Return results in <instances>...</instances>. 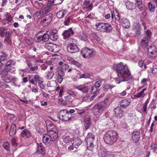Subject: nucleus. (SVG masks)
I'll use <instances>...</instances> for the list:
<instances>
[{"label": "nucleus", "instance_id": "14", "mask_svg": "<svg viewBox=\"0 0 157 157\" xmlns=\"http://www.w3.org/2000/svg\"><path fill=\"white\" fill-rule=\"evenodd\" d=\"M50 39L53 41H55L58 38L57 30L56 29L52 30L50 33Z\"/></svg>", "mask_w": 157, "mask_h": 157}, {"label": "nucleus", "instance_id": "21", "mask_svg": "<svg viewBox=\"0 0 157 157\" xmlns=\"http://www.w3.org/2000/svg\"><path fill=\"white\" fill-rule=\"evenodd\" d=\"M114 112L116 117L117 118H121L123 115V111L119 107H117L114 109Z\"/></svg>", "mask_w": 157, "mask_h": 157}, {"label": "nucleus", "instance_id": "45", "mask_svg": "<svg viewBox=\"0 0 157 157\" xmlns=\"http://www.w3.org/2000/svg\"><path fill=\"white\" fill-rule=\"evenodd\" d=\"M16 64L15 62L13 60L11 59L9 61H8L6 64V66H14Z\"/></svg>", "mask_w": 157, "mask_h": 157}, {"label": "nucleus", "instance_id": "63", "mask_svg": "<svg viewBox=\"0 0 157 157\" xmlns=\"http://www.w3.org/2000/svg\"><path fill=\"white\" fill-rule=\"evenodd\" d=\"M63 141L66 143H67L71 141V139L68 136H66L63 139Z\"/></svg>", "mask_w": 157, "mask_h": 157}, {"label": "nucleus", "instance_id": "16", "mask_svg": "<svg viewBox=\"0 0 157 157\" xmlns=\"http://www.w3.org/2000/svg\"><path fill=\"white\" fill-rule=\"evenodd\" d=\"M84 126L86 129L89 128L91 124L90 118L89 116H86L84 118Z\"/></svg>", "mask_w": 157, "mask_h": 157}, {"label": "nucleus", "instance_id": "8", "mask_svg": "<svg viewBox=\"0 0 157 157\" xmlns=\"http://www.w3.org/2000/svg\"><path fill=\"white\" fill-rule=\"evenodd\" d=\"M41 79L40 76L38 75H28V79L29 82L35 85H36L37 82L39 81L40 82V80Z\"/></svg>", "mask_w": 157, "mask_h": 157}, {"label": "nucleus", "instance_id": "60", "mask_svg": "<svg viewBox=\"0 0 157 157\" xmlns=\"http://www.w3.org/2000/svg\"><path fill=\"white\" fill-rule=\"evenodd\" d=\"M8 85L3 82H0V87L3 88L5 89L8 87Z\"/></svg>", "mask_w": 157, "mask_h": 157}, {"label": "nucleus", "instance_id": "20", "mask_svg": "<svg viewBox=\"0 0 157 157\" xmlns=\"http://www.w3.org/2000/svg\"><path fill=\"white\" fill-rule=\"evenodd\" d=\"M59 51V47L56 44H53L50 41V52L56 53Z\"/></svg>", "mask_w": 157, "mask_h": 157}, {"label": "nucleus", "instance_id": "10", "mask_svg": "<svg viewBox=\"0 0 157 157\" xmlns=\"http://www.w3.org/2000/svg\"><path fill=\"white\" fill-rule=\"evenodd\" d=\"M74 33L71 28H70L67 30H65L62 34L63 39L66 40L69 38L71 35H73Z\"/></svg>", "mask_w": 157, "mask_h": 157}, {"label": "nucleus", "instance_id": "47", "mask_svg": "<svg viewBox=\"0 0 157 157\" xmlns=\"http://www.w3.org/2000/svg\"><path fill=\"white\" fill-rule=\"evenodd\" d=\"M63 0H53L52 3L54 6L61 4Z\"/></svg>", "mask_w": 157, "mask_h": 157}, {"label": "nucleus", "instance_id": "27", "mask_svg": "<svg viewBox=\"0 0 157 157\" xmlns=\"http://www.w3.org/2000/svg\"><path fill=\"white\" fill-rule=\"evenodd\" d=\"M150 39L149 37L148 38L146 37H144L141 40V45L143 48H147L148 45V41Z\"/></svg>", "mask_w": 157, "mask_h": 157}, {"label": "nucleus", "instance_id": "49", "mask_svg": "<svg viewBox=\"0 0 157 157\" xmlns=\"http://www.w3.org/2000/svg\"><path fill=\"white\" fill-rule=\"evenodd\" d=\"M5 67L9 72L13 73L15 71V68L13 67V66H6Z\"/></svg>", "mask_w": 157, "mask_h": 157}, {"label": "nucleus", "instance_id": "2", "mask_svg": "<svg viewBox=\"0 0 157 157\" xmlns=\"http://www.w3.org/2000/svg\"><path fill=\"white\" fill-rule=\"evenodd\" d=\"M118 137V134L116 131L110 130L104 134L103 139L106 144L113 145L116 142Z\"/></svg>", "mask_w": 157, "mask_h": 157}, {"label": "nucleus", "instance_id": "36", "mask_svg": "<svg viewBox=\"0 0 157 157\" xmlns=\"http://www.w3.org/2000/svg\"><path fill=\"white\" fill-rule=\"evenodd\" d=\"M6 18L5 19V21L8 22V23H11L13 21V18L10 13H6Z\"/></svg>", "mask_w": 157, "mask_h": 157}, {"label": "nucleus", "instance_id": "22", "mask_svg": "<svg viewBox=\"0 0 157 157\" xmlns=\"http://www.w3.org/2000/svg\"><path fill=\"white\" fill-rule=\"evenodd\" d=\"M99 157H115V155L111 152L102 151L101 152Z\"/></svg>", "mask_w": 157, "mask_h": 157}, {"label": "nucleus", "instance_id": "13", "mask_svg": "<svg viewBox=\"0 0 157 157\" xmlns=\"http://www.w3.org/2000/svg\"><path fill=\"white\" fill-rule=\"evenodd\" d=\"M53 131H51L50 130V140H51L52 141H55L57 138L58 137V131L56 128L54 126Z\"/></svg>", "mask_w": 157, "mask_h": 157}, {"label": "nucleus", "instance_id": "9", "mask_svg": "<svg viewBox=\"0 0 157 157\" xmlns=\"http://www.w3.org/2000/svg\"><path fill=\"white\" fill-rule=\"evenodd\" d=\"M148 52L149 54L152 57L157 56V49L153 45L150 46L148 48Z\"/></svg>", "mask_w": 157, "mask_h": 157}, {"label": "nucleus", "instance_id": "51", "mask_svg": "<svg viewBox=\"0 0 157 157\" xmlns=\"http://www.w3.org/2000/svg\"><path fill=\"white\" fill-rule=\"evenodd\" d=\"M9 72L5 67L2 70L1 75L4 76H7Z\"/></svg>", "mask_w": 157, "mask_h": 157}, {"label": "nucleus", "instance_id": "24", "mask_svg": "<svg viewBox=\"0 0 157 157\" xmlns=\"http://www.w3.org/2000/svg\"><path fill=\"white\" fill-rule=\"evenodd\" d=\"M134 26L133 30L135 32V36L138 37L140 35V25L139 23H136L134 24Z\"/></svg>", "mask_w": 157, "mask_h": 157}, {"label": "nucleus", "instance_id": "38", "mask_svg": "<svg viewBox=\"0 0 157 157\" xmlns=\"http://www.w3.org/2000/svg\"><path fill=\"white\" fill-rule=\"evenodd\" d=\"M67 13L65 10H61L58 12L56 14V16L58 18H62Z\"/></svg>", "mask_w": 157, "mask_h": 157}, {"label": "nucleus", "instance_id": "50", "mask_svg": "<svg viewBox=\"0 0 157 157\" xmlns=\"http://www.w3.org/2000/svg\"><path fill=\"white\" fill-rule=\"evenodd\" d=\"M87 147V149L90 151H92L94 149V145L92 142L89 143Z\"/></svg>", "mask_w": 157, "mask_h": 157}, {"label": "nucleus", "instance_id": "18", "mask_svg": "<svg viewBox=\"0 0 157 157\" xmlns=\"http://www.w3.org/2000/svg\"><path fill=\"white\" fill-rule=\"evenodd\" d=\"M71 142L72 144L74 145V147L77 148L82 143V141L80 138L75 137L73 138Z\"/></svg>", "mask_w": 157, "mask_h": 157}, {"label": "nucleus", "instance_id": "25", "mask_svg": "<svg viewBox=\"0 0 157 157\" xmlns=\"http://www.w3.org/2000/svg\"><path fill=\"white\" fill-rule=\"evenodd\" d=\"M74 88L81 91L83 93H87L88 91V86L84 85H81L78 86H75Z\"/></svg>", "mask_w": 157, "mask_h": 157}, {"label": "nucleus", "instance_id": "33", "mask_svg": "<svg viewBox=\"0 0 157 157\" xmlns=\"http://www.w3.org/2000/svg\"><path fill=\"white\" fill-rule=\"evenodd\" d=\"M16 132V124H13L11 127L10 130L9 135L11 136L15 135Z\"/></svg>", "mask_w": 157, "mask_h": 157}, {"label": "nucleus", "instance_id": "31", "mask_svg": "<svg viewBox=\"0 0 157 157\" xmlns=\"http://www.w3.org/2000/svg\"><path fill=\"white\" fill-rule=\"evenodd\" d=\"M122 25L125 28H128L130 27V23L129 21L126 18L122 19Z\"/></svg>", "mask_w": 157, "mask_h": 157}, {"label": "nucleus", "instance_id": "44", "mask_svg": "<svg viewBox=\"0 0 157 157\" xmlns=\"http://www.w3.org/2000/svg\"><path fill=\"white\" fill-rule=\"evenodd\" d=\"M65 101L66 102H71L73 100V97L71 95H67L65 97Z\"/></svg>", "mask_w": 157, "mask_h": 157}, {"label": "nucleus", "instance_id": "7", "mask_svg": "<svg viewBox=\"0 0 157 157\" xmlns=\"http://www.w3.org/2000/svg\"><path fill=\"white\" fill-rule=\"evenodd\" d=\"M70 41H72V43L68 44L67 48L68 52L71 53H74L78 51L79 48L75 43H73L76 41V40L73 38L70 39Z\"/></svg>", "mask_w": 157, "mask_h": 157}, {"label": "nucleus", "instance_id": "1", "mask_svg": "<svg viewBox=\"0 0 157 157\" xmlns=\"http://www.w3.org/2000/svg\"><path fill=\"white\" fill-rule=\"evenodd\" d=\"M118 77L123 81H127L132 79V77L127 64L122 62L117 64L115 67Z\"/></svg>", "mask_w": 157, "mask_h": 157}, {"label": "nucleus", "instance_id": "53", "mask_svg": "<svg viewBox=\"0 0 157 157\" xmlns=\"http://www.w3.org/2000/svg\"><path fill=\"white\" fill-rule=\"evenodd\" d=\"M43 37V41L44 42L47 41L49 39V35L46 33L44 34Z\"/></svg>", "mask_w": 157, "mask_h": 157}, {"label": "nucleus", "instance_id": "37", "mask_svg": "<svg viewBox=\"0 0 157 157\" xmlns=\"http://www.w3.org/2000/svg\"><path fill=\"white\" fill-rule=\"evenodd\" d=\"M147 5L150 12L151 13L154 12L155 11V4L151 2H149L148 3Z\"/></svg>", "mask_w": 157, "mask_h": 157}, {"label": "nucleus", "instance_id": "34", "mask_svg": "<svg viewBox=\"0 0 157 157\" xmlns=\"http://www.w3.org/2000/svg\"><path fill=\"white\" fill-rule=\"evenodd\" d=\"M12 34H9L7 36L5 37L4 42L7 44H11L12 43Z\"/></svg>", "mask_w": 157, "mask_h": 157}, {"label": "nucleus", "instance_id": "46", "mask_svg": "<svg viewBox=\"0 0 157 157\" xmlns=\"http://www.w3.org/2000/svg\"><path fill=\"white\" fill-rule=\"evenodd\" d=\"M43 32L42 31H40L39 32L38 34V35L36 36H35V38H37V41L38 42L40 41L41 40L43 41V35H40V34L41 33H42Z\"/></svg>", "mask_w": 157, "mask_h": 157}, {"label": "nucleus", "instance_id": "15", "mask_svg": "<svg viewBox=\"0 0 157 157\" xmlns=\"http://www.w3.org/2000/svg\"><path fill=\"white\" fill-rule=\"evenodd\" d=\"M37 150L36 152L43 155L45 154L44 148L41 143H37Z\"/></svg>", "mask_w": 157, "mask_h": 157}, {"label": "nucleus", "instance_id": "58", "mask_svg": "<svg viewBox=\"0 0 157 157\" xmlns=\"http://www.w3.org/2000/svg\"><path fill=\"white\" fill-rule=\"evenodd\" d=\"M49 140V138L46 136H44L43 137V141L46 145L48 144V141Z\"/></svg>", "mask_w": 157, "mask_h": 157}, {"label": "nucleus", "instance_id": "40", "mask_svg": "<svg viewBox=\"0 0 157 157\" xmlns=\"http://www.w3.org/2000/svg\"><path fill=\"white\" fill-rule=\"evenodd\" d=\"M136 3L139 10L140 11H142L143 8L142 6V0H135Z\"/></svg>", "mask_w": 157, "mask_h": 157}, {"label": "nucleus", "instance_id": "39", "mask_svg": "<svg viewBox=\"0 0 157 157\" xmlns=\"http://www.w3.org/2000/svg\"><path fill=\"white\" fill-rule=\"evenodd\" d=\"M8 55L5 52H2L1 53V55H0V59L2 61H4L6 60Z\"/></svg>", "mask_w": 157, "mask_h": 157}, {"label": "nucleus", "instance_id": "5", "mask_svg": "<svg viewBox=\"0 0 157 157\" xmlns=\"http://www.w3.org/2000/svg\"><path fill=\"white\" fill-rule=\"evenodd\" d=\"M81 52L82 56L86 58H90L93 57L95 54L94 49L87 47H85L82 49Z\"/></svg>", "mask_w": 157, "mask_h": 157}, {"label": "nucleus", "instance_id": "42", "mask_svg": "<svg viewBox=\"0 0 157 157\" xmlns=\"http://www.w3.org/2000/svg\"><path fill=\"white\" fill-rule=\"evenodd\" d=\"M3 147L5 149L9 151L10 149V144L7 141H6L3 143Z\"/></svg>", "mask_w": 157, "mask_h": 157}, {"label": "nucleus", "instance_id": "41", "mask_svg": "<svg viewBox=\"0 0 157 157\" xmlns=\"http://www.w3.org/2000/svg\"><path fill=\"white\" fill-rule=\"evenodd\" d=\"M43 13L42 11H36L34 13V16L37 19H39L42 16H43Z\"/></svg>", "mask_w": 157, "mask_h": 157}, {"label": "nucleus", "instance_id": "19", "mask_svg": "<svg viewBox=\"0 0 157 157\" xmlns=\"http://www.w3.org/2000/svg\"><path fill=\"white\" fill-rule=\"evenodd\" d=\"M11 33L8 31L7 29L4 27H2L0 28V36L2 37H4L7 36L9 34H10Z\"/></svg>", "mask_w": 157, "mask_h": 157}, {"label": "nucleus", "instance_id": "64", "mask_svg": "<svg viewBox=\"0 0 157 157\" xmlns=\"http://www.w3.org/2000/svg\"><path fill=\"white\" fill-rule=\"evenodd\" d=\"M49 12V7L48 6L45 7L44 9L42 11L44 15L48 13Z\"/></svg>", "mask_w": 157, "mask_h": 157}, {"label": "nucleus", "instance_id": "17", "mask_svg": "<svg viewBox=\"0 0 157 157\" xmlns=\"http://www.w3.org/2000/svg\"><path fill=\"white\" fill-rule=\"evenodd\" d=\"M95 136L92 133L89 132L85 138V140L87 144L93 142L94 140Z\"/></svg>", "mask_w": 157, "mask_h": 157}, {"label": "nucleus", "instance_id": "62", "mask_svg": "<svg viewBox=\"0 0 157 157\" xmlns=\"http://www.w3.org/2000/svg\"><path fill=\"white\" fill-rule=\"evenodd\" d=\"M146 35L144 36V37H146L148 38V37H149V39H150L151 38V33L150 31L147 30L146 32Z\"/></svg>", "mask_w": 157, "mask_h": 157}, {"label": "nucleus", "instance_id": "35", "mask_svg": "<svg viewBox=\"0 0 157 157\" xmlns=\"http://www.w3.org/2000/svg\"><path fill=\"white\" fill-rule=\"evenodd\" d=\"M147 90V88H144L139 92L136 93L133 95V96L136 98H139L142 97H144L145 94H144V91Z\"/></svg>", "mask_w": 157, "mask_h": 157}, {"label": "nucleus", "instance_id": "61", "mask_svg": "<svg viewBox=\"0 0 157 157\" xmlns=\"http://www.w3.org/2000/svg\"><path fill=\"white\" fill-rule=\"evenodd\" d=\"M90 77V75L88 73H85L84 74H82V75H80L79 78H89Z\"/></svg>", "mask_w": 157, "mask_h": 157}, {"label": "nucleus", "instance_id": "55", "mask_svg": "<svg viewBox=\"0 0 157 157\" xmlns=\"http://www.w3.org/2000/svg\"><path fill=\"white\" fill-rule=\"evenodd\" d=\"M97 91L98 88L94 86H92L91 87V92L92 94L97 95Z\"/></svg>", "mask_w": 157, "mask_h": 157}, {"label": "nucleus", "instance_id": "30", "mask_svg": "<svg viewBox=\"0 0 157 157\" xmlns=\"http://www.w3.org/2000/svg\"><path fill=\"white\" fill-rule=\"evenodd\" d=\"M125 5L127 8L129 10H132L135 8V4L129 1L126 2Z\"/></svg>", "mask_w": 157, "mask_h": 157}, {"label": "nucleus", "instance_id": "6", "mask_svg": "<svg viewBox=\"0 0 157 157\" xmlns=\"http://www.w3.org/2000/svg\"><path fill=\"white\" fill-rule=\"evenodd\" d=\"M59 118L64 121H68L72 119L71 114L66 109H62L58 113Z\"/></svg>", "mask_w": 157, "mask_h": 157}, {"label": "nucleus", "instance_id": "26", "mask_svg": "<svg viewBox=\"0 0 157 157\" xmlns=\"http://www.w3.org/2000/svg\"><path fill=\"white\" fill-rule=\"evenodd\" d=\"M83 5L86 6L85 8L87 10L89 11L91 10L93 7L92 3H90L89 1L87 0H85Z\"/></svg>", "mask_w": 157, "mask_h": 157}, {"label": "nucleus", "instance_id": "43", "mask_svg": "<svg viewBox=\"0 0 157 157\" xmlns=\"http://www.w3.org/2000/svg\"><path fill=\"white\" fill-rule=\"evenodd\" d=\"M80 39L84 41H87L88 39L87 36L83 33L80 34L79 36Z\"/></svg>", "mask_w": 157, "mask_h": 157}, {"label": "nucleus", "instance_id": "11", "mask_svg": "<svg viewBox=\"0 0 157 157\" xmlns=\"http://www.w3.org/2000/svg\"><path fill=\"white\" fill-rule=\"evenodd\" d=\"M131 102L130 98L124 99L120 102V105L122 108H125L130 105Z\"/></svg>", "mask_w": 157, "mask_h": 157}, {"label": "nucleus", "instance_id": "29", "mask_svg": "<svg viewBox=\"0 0 157 157\" xmlns=\"http://www.w3.org/2000/svg\"><path fill=\"white\" fill-rule=\"evenodd\" d=\"M43 19L41 21L40 24L44 26H46L48 25L49 24V16L48 15H46L44 17Z\"/></svg>", "mask_w": 157, "mask_h": 157}, {"label": "nucleus", "instance_id": "23", "mask_svg": "<svg viewBox=\"0 0 157 157\" xmlns=\"http://www.w3.org/2000/svg\"><path fill=\"white\" fill-rule=\"evenodd\" d=\"M111 18L113 19L114 17L115 19L118 21L120 20V15L119 12L116 10H113L111 11Z\"/></svg>", "mask_w": 157, "mask_h": 157}, {"label": "nucleus", "instance_id": "12", "mask_svg": "<svg viewBox=\"0 0 157 157\" xmlns=\"http://www.w3.org/2000/svg\"><path fill=\"white\" fill-rule=\"evenodd\" d=\"M140 137V132L139 131L133 132L132 134V139L133 141L135 143H138Z\"/></svg>", "mask_w": 157, "mask_h": 157}, {"label": "nucleus", "instance_id": "52", "mask_svg": "<svg viewBox=\"0 0 157 157\" xmlns=\"http://www.w3.org/2000/svg\"><path fill=\"white\" fill-rule=\"evenodd\" d=\"M102 81L101 80H98L96 82L94 83V86L97 88L100 87L102 84Z\"/></svg>", "mask_w": 157, "mask_h": 157}, {"label": "nucleus", "instance_id": "28", "mask_svg": "<svg viewBox=\"0 0 157 157\" xmlns=\"http://www.w3.org/2000/svg\"><path fill=\"white\" fill-rule=\"evenodd\" d=\"M31 134L29 131L27 129H24L21 134V137L25 138H28L30 137Z\"/></svg>", "mask_w": 157, "mask_h": 157}, {"label": "nucleus", "instance_id": "59", "mask_svg": "<svg viewBox=\"0 0 157 157\" xmlns=\"http://www.w3.org/2000/svg\"><path fill=\"white\" fill-rule=\"evenodd\" d=\"M144 60H140L138 63V64L140 67H142L144 65V68H146V66L145 64H144Z\"/></svg>", "mask_w": 157, "mask_h": 157}, {"label": "nucleus", "instance_id": "32", "mask_svg": "<svg viewBox=\"0 0 157 157\" xmlns=\"http://www.w3.org/2000/svg\"><path fill=\"white\" fill-rule=\"evenodd\" d=\"M67 59L71 63L77 67H81V64L79 62L75 61L74 59L71 57L68 56L67 57Z\"/></svg>", "mask_w": 157, "mask_h": 157}, {"label": "nucleus", "instance_id": "3", "mask_svg": "<svg viewBox=\"0 0 157 157\" xmlns=\"http://www.w3.org/2000/svg\"><path fill=\"white\" fill-rule=\"evenodd\" d=\"M109 99L106 98L103 101L95 104L92 108V112L94 115L101 114L106 106Z\"/></svg>", "mask_w": 157, "mask_h": 157}, {"label": "nucleus", "instance_id": "4", "mask_svg": "<svg viewBox=\"0 0 157 157\" xmlns=\"http://www.w3.org/2000/svg\"><path fill=\"white\" fill-rule=\"evenodd\" d=\"M95 26L98 30L104 32L109 33L113 29L111 25L108 23L98 22L96 23Z\"/></svg>", "mask_w": 157, "mask_h": 157}, {"label": "nucleus", "instance_id": "48", "mask_svg": "<svg viewBox=\"0 0 157 157\" xmlns=\"http://www.w3.org/2000/svg\"><path fill=\"white\" fill-rule=\"evenodd\" d=\"M149 102V100L147 99L145 103H144L142 108L144 112H146L147 111V107Z\"/></svg>", "mask_w": 157, "mask_h": 157}, {"label": "nucleus", "instance_id": "54", "mask_svg": "<svg viewBox=\"0 0 157 157\" xmlns=\"http://www.w3.org/2000/svg\"><path fill=\"white\" fill-rule=\"evenodd\" d=\"M57 71L59 77H63L64 75V72L61 69H58Z\"/></svg>", "mask_w": 157, "mask_h": 157}, {"label": "nucleus", "instance_id": "57", "mask_svg": "<svg viewBox=\"0 0 157 157\" xmlns=\"http://www.w3.org/2000/svg\"><path fill=\"white\" fill-rule=\"evenodd\" d=\"M114 86L113 85H110L109 84H105L104 86L103 87L104 90H108L109 89H111L113 88Z\"/></svg>", "mask_w": 157, "mask_h": 157}, {"label": "nucleus", "instance_id": "56", "mask_svg": "<svg viewBox=\"0 0 157 157\" xmlns=\"http://www.w3.org/2000/svg\"><path fill=\"white\" fill-rule=\"evenodd\" d=\"M1 78L7 83H10L11 82V79L10 77L7 78V77H4L3 76H2L1 77Z\"/></svg>", "mask_w": 157, "mask_h": 157}]
</instances>
